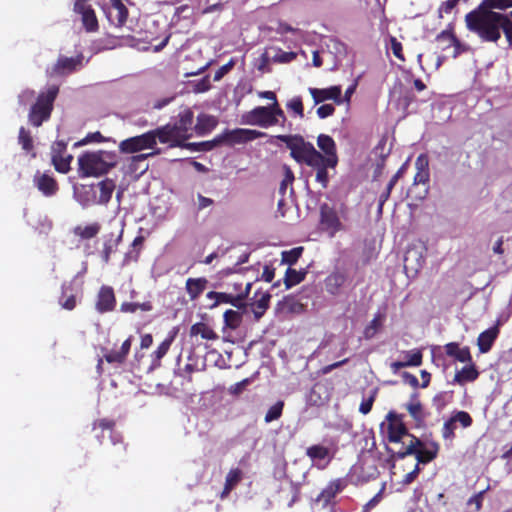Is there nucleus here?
Here are the masks:
<instances>
[{"label": "nucleus", "mask_w": 512, "mask_h": 512, "mask_svg": "<svg viewBox=\"0 0 512 512\" xmlns=\"http://www.w3.org/2000/svg\"><path fill=\"white\" fill-rule=\"evenodd\" d=\"M382 498V492L377 493L371 500H369L364 506L362 512H369L371 509L377 506Z\"/></svg>", "instance_id": "62"}, {"label": "nucleus", "mask_w": 512, "mask_h": 512, "mask_svg": "<svg viewBox=\"0 0 512 512\" xmlns=\"http://www.w3.org/2000/svg\"><path fill=\"white\" fill-rule=\"evenodd\" d=\"M426 248L423 244L411 245L404 256V269L407 273L417 274L425 264Z\"/></svg>", "instance_id": "11"}, {"label": "nucleus", "mask_w": 512, "mask_h": 512, "mask_svg": "<svg viewBox=\"0 0 512 512\" xmlns=\"http://www.w3.org/2000/svg\"><path fill=\"white\" fill-rule=\"evenodd\" d=\"M89 0H76L74 3V13L81 16L84 29L87 32H96L99 28L98 20Z\"/></svg>", "instance_id": "12"}, {"label": "nucleus", "mask_w": 512, "mask_h": 512, "mask_svg": "<svg viewBox=\"0 0 512 512\" xmlns=\"http://www.w3.org/2000/svg\"><path fill=\"white\" fill-rule=\"evenodd\" d=\"M243 311L228 309L223 314L224 331L227 329L236 330L243 320Z\"/></svg>", "instance_id": "29"}, {"label": "nucleus", "mask_w": 512, "mask_h": 512, "mask_svg": "<svg viewBox=\"0 0 512 512\" xmlns=\"http://www.w3.org/2000/svg\"><path fill=\"white\" fill-rule=\"evenodd\" d=\"M498 333L499 329L495 326L485 330L479 335L477 344L481 353H487L491 349Z\"/></svg>", "instance_id": "23"}, {"label": "nucleus", "mask_w": 512, "mask_h": 512, "mask_svg": "<svg viewBox=\"0 0 512 512\" xmlns=\"http://www.w3.org/2000/svg\"><path fill=\"white\" fill-rule=\"evenodd\" d=\"M33 183L38 190L47 197L53 196L58 190V185L55 179L47 173H41L40 171L35 173Z\"/></svg>", "instance_id": "17"}, {"label": "nucleus", "mask_w": 512, "mask_h": 512, "mask_svg": "<svg viewBox=\"0 0 512 512\" xmlns=\"http://www.w3.org/2000/svg\"><path fill=\"white\" fill-rule=\"evenodd\" d=\"M249 384L248 379H244L234 385H232L229 389L231 394L239 395L243 392V390L246 388V386Z\"/></svg>", "instance_id": "63"}, {"label": "nucleus", "mask_w": 512, "mask_h": 512, "mask_svg": "<svg viewBox=\"0 0 512 512\" xmlns=\"http://www.w3.org/2000/svg\"><path fill=\"white\" fill-rule=\"evenodd\" d=\"M335 107L332 104H324L318 107L316 113L320 119H325L333 115Z\"/></svg>", "instance_id": "55"}, {"label": "nucleus", "mask_w": 512, "mask_h": 512, "mask_svg": "<svg viewBox=\"0 0 512 512\" xmlns=\"http://www.w3.org/2000/svg\"><path fill=\"white\" fill-rule=\"evenodd\" d=\"M437 43L440 45L442 50H446L448 48H453V57H457L460 53V43L456 39V37L453 35V33L449 30L442 31L437 37H436Z\"/></svg>", "instance_id": "22"}, {"label": "nucleus", "mask_w": 512, "mask_h": 512, "mask_svg": "<svg viewBox=\"0 0 512 512\" xmlns=\"http://www.w3.org/2000/svg\"><path fill=\"white\" fill-rule=\"evenodd\" d=\"M284 408V402L283 401H277L274 405H272L266 415H265V422L270 423L272 421H275L279 419L282 415V411Z\"/></svg>", "instance_id": "43"}, {"label": "nucleus", "mask_w": 512, "mask_h": 512, "mask_svg": "<svg viewBox=\"0 0 512 512\" xmlns=\"http://www.w3.org/2000/svg\"><path fill=\"white\" fill-rule=\"evenodd\" d=\"M190 334L192 336L200 335L206 340H216L218 338L217 334L208 325L202 322L192 325Z\"/></svg>", "instance_id": "34"}, {"label": "nucleus", "mask_w": 512, "mask_h": 512, "mask_svg": "<svg viewBox=\"0 0 512 512\" xmlns=\"http://www.w3.org/2000/svg\"><path fill=\"white\" fill-rule=\"evenodd\" d=\"M347 483L344 479H335L331 481L317 496L316 502L323 507L329 505L335 496L341 493L346 487Z\"/></svg>", "instance_id": "15"}, {"label": "nucleus", "mask_w": 512, "mask_h": 512, "mask_svg": "<svg viewBox=\"0 0 512 512\" xmlns=\"http://www.w3.org/2000/svg\"><path fill=\"white\" fill-rule=\"evenodd\" d=\"M276 138L286 144L291 157H308V161L314 164L324 161L329 165H337L338 163L336 144L329 135L320 134L317 138V145L322 153L300 135H278Z\"/></svg>", "instance_id": "2"}, {"label": "nucleus", "mask_w": 512, "mask_h": 512, "mask_svg": "<svg viewBox=\"0 0 512 512\" xmlns=\"http://www.w3.org/2000/svg\"><path fill=\"white\" fill-rule=\"evenodd\" d=\"M160 151H156L153 153H147V154H139L132 156L130 158V169L133 171H140V173L145 172L148 169V164L146 163V160L149 156L158 154Z\"/></svg>", "instance_id": "38"}, {"label": "nucleus", "mask_w": 512, "mask_h": 512, "mask_svg": "<svg viewBox=\"0 0 512 512\" xmlns=\"http://www.w3.org/2000/svg\"><path fill=\"white\" fill-rule=\"evenodd\" d=\"M293 180H294V176H293L292 172L288 169L287 173L285 175V178L282 180V182L280 184L279 193L284 195L288 185H290Z\"/></svg>", "instance_id": "59"}, {"label": "nucleus", "mask_w": 512, "mask_h": 512, "mask_svg": "<svg viewBox=\"0 0 512 512\" xmlns=\"http://www.w3.org/2000/svg\"><path fill=\"white\" fill-rule=\"evenodd\" d=\"M173 341V338H167L165 339L157 348V350L154 352V356L156 358V360H160L161 358H163L166 353L168 352L170 346H171V343Z\"/></svg>", "instance_id": "49"}, {"label": "nucleus", "mask_w": 512, "mask_h": 512, "mask_svg": "<svg viewBox=\"0 0 512 512\" xmlns=\"http://www.w3.org/2000/svg\"><path fill=\"white\" fill-rule=\"evenodd\" d=\"M402 357L406 367L420 366L422 363V353L417 349L402 352Z\"/></svg>", "instance_id": "40"}, {"label": "nucleus", "mask_w": 512, "mask_h": 512, "mask_svg": "<svg viewBox=\"0 0 512 512\" xmlns=\"http://www.w3.org/2000/svg\"><path fill=\"white\" fill-rule=\"evenodd\" d=\"M303 247H295L288 251L282 252V263L288 264L289 266L294 265L301 257Z\"/></svg>", "instance_id": "42"}, {"label": "nucleus", "mask_w": 512, "mask_h": 512, "mask_svg": "<svg viewBox=\"0 0 512 512\" xmlns=\"http://www.w3.org/2000/svg\"><path fill=\"white\" fill-rule=\"evenodd\" d=\"M120 240H121V234L115 235L114 233H110V234L103 236L102 260L105 263L109 262L110 256L113 252L116 251Z\"/></svg>", "instance_id": "27"}, {"label": "nucleus", "mask_w": 512, "mask_h": 512, "mask_svg": "<svg viewBox=\"0 0 512 512\" xmlns=\"http://www.w3.org/2000/svg\"><path fill=\"white\" fill-rule=\"evenodd\" d=\"M306 455L312 464L319 469H324L331 460L330 450L322 445H313L307 448Z\"/></svg>", "instance_id": "16"}, {"label": "nucleus", "mask_w": 512, "mask_h": 512, "mask_svg": "<svg viewBox=\"0 0 512 512\" xmlns=\"http://www.w3.org/2000/svg\"><path fill=\"white\" fill-rule=\"evenodd\" d=\"M104 12L109 22L116 27L123 26L128 17V9L121 0H108Z\"/></svg>", "instance_id": "13"}, {"label": "nucleus", "mask_w": 512, "mask_h": 512, "mask_svg": "<svg viewBox=\"0 0 512 512\" xmlns=\"http://www.w3.org/2000/svg\"><path fill=\"white\" fill-rule=\"evenodd\" d=\"M104 357L108 363L122 364L126 360V357L119 350H112L106 353Z\"/></svg>", "instance_id": "51"}, {"label": "nucleus", "mask_w": 512, "mask_h": 512, "mask_svg": "<svg viewBox=\"0 0 512 512\" xmlns=\"http://www.w3.org/2000/svg\"><path fill=\"white\" fill-rule=\"evenodd\" d=\"M243 471L240 468H232L226 475L222 497L228 495L242 480Z\"/></svg>", "instance_id": "31"}, {"label": "nucleus", "mask_w": 512, "mask_h": 512, "mask_svg": "<svg viewBox=\"0 0 512 512\" xmlns=\"http://www.w3.org/2000/svg\"><path fill=\"white\" fill-rule=\"evenodd\" d=\"M18 141L26 151H30L33 148V141L30 133L24 127H21L19 130Z\"/></svg>", "instance_id": "45"}, {"label": "nucleus", "mask_w": 512, "mask_h": 512, "mask_svg": "<svg viewBox=\"0 0 512 512\" xmlns=\"http://www.w3.org/2000/svg\"><path fill=\"white\" fill-rule=\"evenodd\" d=\"M438 451V443L434 441L423 442L415 436H411L407 447L395 451L394 456L398 459H403L408 455H415L419 465L431 462L437 457Z\"/></svg>", "instance_id": "6"}, {"label": "nucleus", "mask_w": 512, "mask_h": 512, "mask_svg": "<svg viewBox=\"0 0 512 512\" xmlns=\"http://www.w3.org/2000/svg\"><path fill=\"white\" fill-rule=\"evenodd\" d=\"M457 429V423L454 421L453 417L447 420L442 428V436L445 440H452L455 436L454 431Z\"/></svg>", "instance_id": "46"}, {"label": "nucleus", "mask_w": 512, "mask_h": 512, "mask_svg": "<svg viewBox=\"0 0 512 512\" xmlns=\"http://www.w3.org/2000/svg\"><path fill=\"white\" fill-rule=\"evenodd\" d=\"M281 310H284L289 313H302L304 310V306L302 303L297 301L293 296L284 297L282 301L278 304Z\"/></svg>", "instance_id": "35"}, {"label": "nucleus", "mask_w": 512, "mask_h": 512, "mask_svg": "<svg viewBox=\"0 0 512 512\" xmlns=\"http://www.w3.org/2000/svg\"><path fill=\"white\" fill-rule=\"evenodd\" d=\"M217 125V119L214 116L201 113L197 117L195 131L199 136H204L212 131Z\"/></svg>", "instance_id": "24"}, {"label": "nucleus", "mask_w": 512, "mask_h": 512, "mask_svg": "<svg viewBox=\"0 0 512 512\" xmlns=\"http://www.w3.org/2000/svg\"><path fill=\"white\" fill-rule=\"evenodd\" d=\"M479 373L474 365H467L455 374L454 381L459 384L472 382L477 379Z\"/></svg>", "instance_id": "32"}, {"label": "nucleus", "mask_w": 512, "mask_h": 512, "mask_svg": "<svg viewBox=\"0 0 512 512\" xmlns=\"http://www.w3.org/2000/svg\"><path fill=\"white\" fill-rule=\"evenodd\" d=\"M100 224L95 222L87 226H76L74 234L82 239H91L95 237L100 231Z\"/></svg>", "instance_id": "37"}, {"label": "nucleus", "mask_w": 512, "mask_h": 512, "mask_svg": "<svg viewBox=\"0 0 512 512\" xmlns=\"http://www.w3.org/2000/svg\"><path fill=\"white\" fill-rule=\"evenodd\" d=\"M454 421L463 428H467L472 424L471 416L465 411H458L452 415Z\"/></svg>", "instance_id": "48"}, {"label": "nucleus", "mask_w": 512, "mask_h": 512, "mask_svg": "<svg viewBox=\"0 0 512 512\" xmlns=\"http://www.w3.org/2000/svg\"><path fill=\"white\" fill-rule=\"evenodd\" d=\"M115 187L113 180L105 179L95 185L82 186L75 192V197L82 207L106 205L110 201Z\"/></svg>", "instance_id": "4"}, {"label": "nucleus", "mask_w": 512, "mask_h": 512, "mask_svg": "<svg viewBox=\"0 0 512 512\" xmlns=\"http://www.w3.org/2000/svg\"><path fill=\"white\" fill-rule=\"evenodd\" d=\"M271 106H272L273 117L277 120V125L284 126V124L286 122V116H285L284 111L279 106V103L278 102L272 103Z\"/></svg>", "instance_id": "50"}, {"label": "nucleus", "mask_w": 512, "mask_h": 512, "mask_svg": "<svg viewBox=\"0 0 512 512\" xmlns=\"http://www.w3.org/2000/svg\"><path fill=\"white\" fill-rule=\"evenodd\" d=\"M286 491L290 495L288 500V507H292L299 500L300 486L298 483H295L292 480H287L281 486V492L284 493Z\"/></svg>", "instance_id": "36"}, {"label": "nucleus", "mask_w": 512, "mask_h": 512, "mask_svg": "<svg viewBox=\"0 0 512 512\" xmlns=\"http://www.w3.org/2000/svg\"><path fill=\"white\" fill-rule=\"evenodd\" d=\"M460 0H447L443 2L439 8V15L442 17V13L449 14L455 8Z\"/></svg>", "instance_id": "58"}, {"label": "nucleus", "mask_w": 512, "mask_h": 512, "mask_svg": "<svg viewBox=\"0 0 512 512\" xmlns=\"http://www.w3.org/2000/svg\"><path fill=\"white\" fill-rule=\"evenodd\" d=\"M255 301L252 304V311L256 320H259L269 307L271 295L268 292H257Z\"/></svg>", "instance_id": "26"}, {"label": "nucleus", "mask_w": 512, "mask_h": 512, "mask_svg": "<svg viewBox=\"0 0 512 512\" xmlns=\"http://www.w3.org/2000/svg\"><path fill=\"white\" fill-rule=\"evenodd\" d=\"M264 132L252 129L236 128L233 130H226L223 134L214 139L215 145L220 143H227L229 145L246 143L258 138L264 137Z\"/></svg>", "instance_id": "9"}, {"label": "nucleus", "mask_w": 512, "mask_h": 512, "mask_svg": "<svg viewBox=\"0 0 512 512\" xmlns=\"http://www.w3.org/2000/svg\"><path fill=\"white\" fill-rule=\"evenodd\" d=\"M35 92L33 90H24L18 97L21 105H26L34 99Z\"/></svg>", "instance_id": "60"}, {"label": "nucleus", "mask_w": 512, "mask_h": 512, "mask_svg": "<svg viewBox=\"0 0 512 512\" xmlns=\"http://www.w3.org/2000/svg\"><path fill=\"white\" fill-rule=\"evenodd\" d=\"M66 293V288L63 286V296L60 299V304L64 309L72 310L76 306V299L74 295H69L66 299H64Z\"/></svg>", "instance_id": "54"}, {"label": "nucleus", "mask_w": 512, "mask_h": 512, "mask_svg": "<svg viewBox=\"0 0 512 512\" xmlns=\"http://www.w3.org/2000/svg\"><path fill=\"white\" fill-rule=\"evenodd\" d=\"M379 325H380V323H379L378 318H377V317H376V318H374V319L370 322V324L365 328V330H364V337H365L366 339H371V338H373V337H374V335L376 334V332H377L378 328H379Z\"/></svg>", "instance_id": "53"}, {"label": "nucleus", "mask_w": 512, "mask_h": 512, "mask_svg": "<svg viewBox=\"0 0 512 512\" xmlns=\"http://www.w3.org/2000/svg\"><path fill=\"white\" fill-rule=\"evenodd\" d=\"M308 91L311 94L315 105L326 100H333L338 105L343 103V98L341 97V86H331L324 89L310 87Z\"/></svg>", "instance_id": "14"}, {"label": "nucleus", "mask_w": 512, "mask_h": 512, "mask_svg": "<svg viewBox=\"0 0 512 512\" xmlns=\"http://www.w3.org/2000/svg\"><path fill=\"white\" fill-rule=\"evenodd\" d=\"M406 409L417 422L424 420L425 413L423 407L415 394L412 395L410 401L406 404Z\"/></svg>", "instance_id": "33"}, {"label": "nucleus", "mask_w": 512, "mask_h": 512, "mask_svg": "<svg viewBox=\"0 0 512 512\" xmlns=\"http://www.w3.org/2000/svg\"><path fill=\"white\" fill-rule=\"evenodd\" d=\"M242 123L261 128H269L277 125V120L273 117L272 106H258L242 115Z\"/></svg>", "instance_id": "10"}, {"label": "nucleus", "mask_w": 512, "mask_h": 512, "mask_svg": "<svg viewBox=\"0 0 512 512\" xmlns=\"http://www.w3.org/2000/svg\"><path fill=\"white\" fill-rule=\"evenodd\" d=\"M244 296L242 295H232V302L230 304L237 308L236 310L245 312L247 309V304L244 302Z\"/></svg>", "instance_id": "57"}, {"label": "nucleus", "mask_w": 512, "mask_h": 512, "mask_svg": "<svg viewBox=\"0 0 512 512\" xmlns=\"http://www.w3.org/2000/svg\"><path fill=\"white\" fill-rule=\"evenodd\" d=\"M512 7V0H483L473 11L465 16L467 28L476 33L483 41L497 42L503 30L512 47V11L507 14L494 12Z\"/></svg>", "instance_id": "1"}, {"label": "nucleus", "mask_w": 512, "mask_h": 512, "mask_svg": "<svg viewBox=\"0 0 512 512\" xmlns=\"http://www.w3.org/2000/svg\"><path fill=\"white\" fill-rule=\"evenodd\" d=\"M160 129L148 131L144 134L123 140L119 148L123 153H136L145 149H153L157 140L161 143Z\"/></svg>", "instance_id": "8"}, {"label": "nucleus", "mask_w": 512, "mask_h": 512, "mask_svg": "<svg viewBox=\"0 0 512 512\" xmlns=\"http://www.w3.org/2000/svg\"><path fill=\"white\" fill-rule=\"evenodd\" d=\"M115 305L113 289L109 286H102L98 293L96 308L99 312L111 311Z\"/></svg>", "instance_id": "20"}, {"label": "nucleus", "mask_w": 512, "mask_h": 512, "mask_svg": "<svg viewBox=\"0 0 512 512\" xmlns=\"http://www.w3.org/2000/svg\"><path fill=\"white\" fill-rule=\"evenodd\" d=\"M412 435L408 433L406 427L400 422L390 423L388 427V435L387 438L392 443H402L403 448L407 447V444L410 442V437Z\"/></svg>", "instance_id": "19"}, {"label": "nucleus", "mask_w": 512, "mask_h": 512, "mask_svg": "<svg viewBox=\"0 0 512 512\" xmlns=\"http://www.w3.org/2000/svg\"><path fill=\"white\" fill-rule=\"evenodd\" d=\"M78 164L83 176H98L115 165V155L104 150L86 152L78 158Z\"/></svg>", "instance_id": "5"}, {"label": "nucleus", "mask_w": 512, "mask_h": 512, "mask_svg": "<svg viewBox=\"0 0 512 512\" xmlns=\"http://www.w3.org/2000/svg\"><path fill=\"white\" fill-rule=\"evenodd\" d=\"M59 88L50 86L45 93L38 96L37 102L32 106L29 113V120L34 126H40L43 121L50 117L53 102L58 94Z\"/></svg>", "instance_id": "7"}, {"label": "nucleus", "mask_w": 512, "mask_h": 512, "mask_svg": "<svg viewBox=\"0 0 512 512\" xmlns=\"http://www.w3.org/2000/svg\"><path fill=\"white\" fill-rule=\"evenodd\" d=\"M197 199H198V203H197L198 210H203V209L208 208L214 204L213 199L205 197L201 194L197 195Z\"/></svg>", "instance_id": "61"}, {"label": "nucleus", "mask_w": 512, "mask_h": 512, "mask_svg": "<svg viewBox=\"0 0 512 512\" xmlns=\"http://www.w3.org/2000/svg\"><path fill=\"white\" fill-rule=\"evenodd\" d=\"M415 166L417 171L429 170L427 156L424 154L419 155L415 161Z\"/></svg>", "instance_id": "64"}, {"label": "nucleus", "mask_w": 512, "mask_h": 512, "mask_svg": "<svg viewBox=\"0 0 512 512\" xmlns=\"http://www.w3.org/2000/svg\"><path fill=\"white\" fill-rule=\"evenodd\" d=\"M295 161H297L300 164H306L307 166L313 168L316 170V181L321 184L323 188L327 187L329 176H328V169H334L337 165H329L325 161L322 163H310L308 161V157L298 158V157H292Z\"/></svg>", "instance_id": "18"}, {"label": "nucleus", "mask_w": 512, "mask_h": 512, "mask_svg": "<svg viewBox=\"0 0 512 512\" xmlns=\"http://www.w3.org/2000/svg\"><path fill=\"white\" fill-rule=\"evenodd\" d=\"M82 56L71 58H60L55 65V72L57 73H70L82 65Z\"/></svg>", "instance_id": "30"}, {"label": "nucleus", "mask_w": 512, "mask_h": 512, "mask_svg": "<svg viewBox=\"0 0 512 512\" xmlns=\"http://www.w3.org/2000/svg\"><path fill=\"white\" fill-rule=\"evenodd\" d=\"M445 353L455 360L468 363L471 362V354L468 347H460L458 343L450 342L444 346Z\"/></svg>", "instance_id": "21"}, {"label": "nucleus", "mask_w": 512, "mask_h": 512, "mask_svg": "<svg viewBox=\"0 0 512 512\" xmlns=\"http://www.w3.org/2000/svg\"><path fill=\"white\" fill-rule=\"evenodd\" d=\"M193 124V113L191 110H184L178 116L175 123H168L159 127L161 143L168 144L169 147L182 146L183 142L191 137Z\"/></svg>", "instance_id": "3"}, {"label": "nucleus", "mask_w": 512, "mask_h": 512, "mask_svg": "<svg viewBox=\"0 0 512 512\" xmlns=\"http://www.w3.org/2000/svg\"><path fill=\"white\" fill-rule=\"evenodd\" d=\"M375 394L376 392H373L371 396H369L367 399H364L360 404L359 411L362 414L366 415L371 411L373 402L375 400Z\"/></svg>", "instance_id": "56"}, {"label": "nucleus", "mask_w": 512, "mask_h": 512, "mask_svg": "<svg viewBox=\"0 0 512 512\" xmlns=\"http://www.w3.org/2000/svg\"><path fill=\"white\" fill-rule=\"evenodd\" d=\"M215 146V142H200V143H186L183 142L182 148L189 149L191 151H206L210 150Z\"/></svg>", "instance_id": "47"}, {"label": "nucleus", "mask_w": 512, "mask_h": 512, "mask_svg": "<svg viewBox=\"0 0 512 512\" xmlns=\"http://www.w3.org/2000/svg\"><path fill=\"white\" fill-rule=\"evenodd\" d=\"M286 107L288 110L292 111L294 114L299 116L300 118L304 117V108H303V102L300 96H295L292 99H290Z\"/></svg>", "instance_id": "44"}, {"label": "nucleus", "mask_w": 512, "mask_h": 512, "mask_svg": "<svg viewBox=\"0 0 512 512\" xmlns=\"http://www.w3.org/2000/svg\"><path fill=\"white\" fill-rule=\"evenodd\" d=\"M71 155L53 156L52 163L55 169L60 173H67L70 170Z\"/></svg>", "instance_id": "41"}, {"label": "nucleus", "mask_w": 512, "mask_h": 512, "mask_svg": "<svg viewBox=\"0 0 512 512\" xmlns=\"http://www.w3.org/2000/svg\"><path fill=\"white\" fill-rule=\"evenodd\" d=\"M305 272L297 271L292 268H288L285 274L284 283L287 289L291 288L294 285L299 284L304 280Z\"/></svg>", "instance_id": "39"}, {"label": "nucleus", "mask_w": 512, "mask_h": 512, "mask_svg": "<svg viewBox=\"0 0 512 512\" xmlns=\"http://www.w3.org/2000/svg\"><path fill=\"white\" fill-rule=\"evenodd\" d=\"M235 65V61L231 59L228 63L221 66L214 75V81H220Z\"/></svg>", "instance_id": "52"}, {"label": "nucleus", "mask_w": 512, "mask_h": 512, "mask_svg": "<svg viewBox=\"0 0 512 512\" xmlns=\"http://www.w3.org/2000/svg\"><path fill=\"white\" fill-rule=\"evenodd\" d=\"M208 280L206 278H188L186 281V291L191 300L197 299L206 289Z\"/></svg>", "instance_id": "25"}, {"label": "nucleus", "mask_w": 512, "mask_h": 512, "mask_svg": "<svg viewBox=\"0 0 512 512\" xmlns=\"http://www.w3.org/2000/svg\"><path fill=\"white\" fill-rule=\"evenodd\" d=\"M346 281V276L341 272H334L325 279V289L331 295H338Z\"/></svg>", "instance_id": "28"}]
</instances>
